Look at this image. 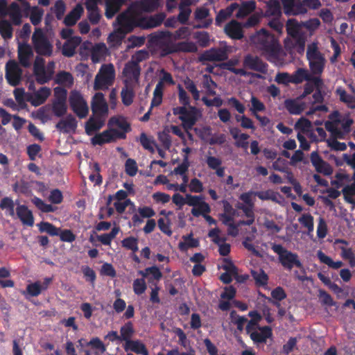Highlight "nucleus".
I'll return each instance as SVG.
<instances>
[{
    "label": "nucleus",
    "instance_id": "f257e3e1",
    "mask_svg": "<svg viewBox=\"0 0 355 355\" xmlns=\"http://www.w3.org/2000/svg\"><path fill=\"white\" fill-rule=\"evenodd\" d=\"M250 41L261 53L270 58L277 59L282 50L277 39L264 28L256 32L250 37Z\"/></svg>",
    "mask_w": 355,
    "mask_h": 355
},
{
    "label": "nucleus",
    "instance_id": "f03ea898",
    "mask_svg": "<svg viewBox=\"0 0 355 355\" xmlns=\"http://www.w3.org/2000/svg\"><path fill=\"white\" fill-rule=\"evenodd\" d=\"M306 59L309 62L310 73H312V75H322L325 68L326 59L324 55L319 51L316 43L313 42L308 45Z\"/></svg>",
    "mask_w": 355,
    "mask_h": 355
},
{
    "label": "nucleus",
    "instance_id": "7ed1b4c3",
    "mask_svg": "<svg viewBox=\"0 0 355 355\" xmlns=\"http://www.w3.org/2000/svg\"><path fill=\"white\" fill-rule=\"evenodd\" d=\"M272 250L278 255L279 262L284 269L291 271L294 267L298 268L303 267L298 254L288 250L281 244H274Z\"/></svg>",
    "mask_w": 355,
    "mask_h": 355
},
{
    "label": "nucleus",
    "instance_id": "20e7f679",
    "mask_svg": "<svg viewBox=\"0 0 355 355\" xmlns=\"http://www.w3.org/2000/svg\"><path fill=\"white\" fill-rule=\"evenodd\" d=\"M115 70L112 64H103L94 80L95 90L107 89L113 84Z\"/></svg>",
    "mask_w": 355,
    "mask_h": 355
},
{
    "label": "nucleus",
    "instance_id": "39448f33",
    "mask_svg": "<svg viewBox=\"0 0 355 355\" xmlns=\"http://www.w3.org/2000/svg\"><path fill=\"white\" fill-rule=\"evenodd\" d=\"M69 103L71 109L80 118H85L89 112V107L82 94L76 90L71 92Z\"/></svg>",
    "mask_w": 355,
    "mask_h": 355
},
{
    "label": "nucleus",
    "instance_id": "423d86ee",
    "mask_svg": "<svg viewBox=\"0 0 355 355\" xmlns=\"http://www.w3.org/2000/svg\"><path fill=\"white\" fill-rule=\"evenodd\" d=\"M117 139H125V135L123 132L114 128H110L101 133L96 134L91 139V144L93 146H103L105 144H109L115 141Z\"/></svg>",
    "mask_w": 355,
    "mask_h": 355
},
{
    "label": "nucleus",
    "instance_id": "0eeeda50",
    "mask_svg": "<svg viewBox=\"0 0 355 355\" xmlns=\"http://www.w3.org/2000/svg\"><path fill=\"white\" fill-rule=\"evenodd\" d=\"M32 40L35 51L39 55L49 56L52 54L53 46L41 29L35 31Z\"/></svg>",
    "mask_w": 355,
    "mask_h": 355
},
{
    "label": "nucleus",
    "instance_id": "6e6552de",
    "mask_svg": "<svg viewBox=\"0 0 355 355\" xmlns=\"http://www.w3.org/2000/svg\"><path fill=\"white\" fill-rule=\"evenodd\" d=\"M140 17L129 10L123 12L116 17V22L120 29L130 33L135 27H140Z\"/></svg>",
    "mask_w": 355,
    "mask_h": 355
},
{
    "label": "nucleus",
    "instance_id": "1a4fd4ad",
    "mask_svg": "<svg viewBox=\"0 0 355 355\" xmlns=\"http://www.w3.org/2000/svg\"><path fill=\"white\" fill-rule=\"evenodd\" d=\"M22 69L15 60H10L6 64V79L13 87L17 86L21 80Z\"/></svg>",
    "mask_w": 355,
    "mask_h": 355
},
{
    "label": "nucleus",
    "instance_id": "9d476101",
    "mask_svg": "<svg viewBox=\"0 0 355 355\" xmlns=\"http://www.w3.org/2000/svg\"><path fill=\"white\" fill-rule=\"evenodd\" d=\"M244 68L266 74L268 72V65L257 55H246L243 60Z\"/></svg>",
    "mask_w": 355,
    "mask_h": 355
},
{
    "label": "nucleus",
    "instance_id": "9b49d317",
    "mask_svg": "<svg viewBox=\"0 0 355 355\" xmlns=\"http://www.w3.org/2000/svg\"><path fill=\"white\" fill-rule=\"evenodd\" d=\"M282 6L284 12L287 16L304 15L307 12L301 0H283Z\"/></svg>",
    "mask_w": 355,
    "mask_h": 355
},
{
    "label": "nucleus",
    "instance_id": "f8f14e48",
    "mask_svg": "<svg viewBox=\"0 0 355 355\" xmlns=\"http://www.w3.org/2000/svg\"><path fill=\"white\" fill-rule=\"evenodd\" d=\"M200 59L209 62L225 61L228 59V53L225 48H211L205 51Z\"/></svg>",
    "mask_w": 355,
    "mask_h": 355
},
{
    "label": "nucleus",
    "instance_id": "ddd939ff",
    "mask_svg": "<svg viewBox=\"0 0 355 355\" xmlns=\"http://www.w3.org/2000/svg\"><path fill=\"white\" fill-rule=\"evenodd\" d=\"M310 158L311 164L318 173H322L324 175H329L332 173V167L329 163L322 159L318 152H312Z\"/></svg>",
    "mask_w": 355,
    "mask_h": 355
},
{
    "label": "nucleus",
    "instance_id": "4468645a",
    "mask_svg": "<svg viewBox=\"0 0 355 355\" xmlns=\"http://www.w3.org/2000/svg\"><path fill=\"white\" fill-rule=\"evenodd\" d=\"M182 125L184 130H191L198 121V110L195 107H190L186 110L185 114L180 116Z\"/></svg>",
    "mask_w": 355,
    "mask_h": 355
},
{
    "label": "nucleus",
    "instance_id": "2eb2a0df",
    "mask_svg": "<svg viewBox=\"0 0 355 355\" xmlns=\"http://www.w3.org/2000/svg\"><path fill=\"white\" fill-rule=\"evenodd\" d=\"M140 73L141 67L139 64H137V63L131 60L125 63L123 69V74L126 78L125 80H128V83H129V81L132 80L137 82L139 80Z\"/></svg>",
    "mask_w": 355,
    "mask_h": 355
},
{
    "label": "nucleus",
    "instance_id": "dca6fc26",
    "mask_svg": "<svg viewBox=\"0 0 355 355\" xmlns=\"http://www.w3.org/2000/svg\"><path fill=\"white\" fill-rule=\"evenodd\" d=\"M78 126V121L76 118L71 114L59 121L55 125V128L59 131L63 133H69L70 132H75Z\"/></svg>",
    "mask_w": 355,
    "mask_h": 355
},
{
    "label": "nucleus",
    "instance_id": "f3484780",
    "mask_svg": "<svg viewBox=\"0 0 355 355\" xmlns=\"http://www.w3.org/2000/svg\"><path fill=\"white\" fill-rule=\"evenodd\" d=\"M7 16L13 26H20L22 23L24 16L22 10L17 2H12L8 5V11Z\"/></svg>",
    "mask_w": 355,
    "mask_h": 355
},
{
    "label": "nucleus",
    "instance_id": "a211bd4d",
    "mask_svg": "<svg viewBox=\"0 0 355 355\" xmlns=\"http://www.w3.org/2000/svg\"><path fill=\"white\" fill-rule=\"evenodd\" d=\"M166 17L164 12H159L149 17H140V27L144 29L157 27Z\"/></svg>",
    "mask_w": 355,
    "mask_h": 355
},
{
    "label": "nucleus",
    "instance_id": "6ab92c4d",
    "mask_svg": "<svg viewBox=\"0 0 355 355\" xmlns=\"http://www.w3.org/2000/svg\"><path fill=\"white\" fill-rule=\"evenodd\" d=\"M260 332L254 331L250 334L252 340L257 344L266 343L268 338L272 336V328L269 326L259 327Z\"/></svg>",
    "mask_w": 355,
    "mask_h": 355
},
{
    "label": "nucleus",
    "instance_id": "aec40b11",
    "mask_svg": "<svg viewBox=\"0 0 355 355\" xmlns=\"http://www.w3.org/2000/svg\"><path fill=\"white\" fill-rule=\"evenodd\" d=\"M16 214L21 222L26 225L32 227L34 225V217L32 211L26 205H19L16 208Z\"/></svg>",
    "mask_w": 355,
    "mask_h": 355
},
{
    "label": "nucleus",
    "instance_id": "412c9836",
    "mask_svg": "<svg viewBox=\"0 0 355 355\" xmlns=\"http://www.w3.org/2000/svg\"><path fill=\"white\" fill-rule=\"evenodd\" d=\"M81 41V37L79 36H74L67 40L62 46V55L68 58L73 56L76 49L80 45Z\"/></svg>",
    "mask_w": 355,
    "mask_h": 355
},
{
    "label": "nucleus",
    "instance_id": "4be33fe9",
    "mask_svg": "<svg viewBox=\"0 0 355 355\" xmlns=\"http://www.w3.org/2000/svg\"><path fill=\"white\" fill-rule=\"evenodd\" d=\"M33 55V50L27 44H20L18 49V59L19 63L24 67L31 65L30 59Z\"/></svg>",
    "mask_w": 355,
    "mask_h": 355
},
{
    "label": "nucleus",
    "instance_id": "5701e85b",
    "mask_svg": "<svg viewBox=\"0 0 355 355\" xmlns=\"http://www.w3.org/2000/svg\"><path fill=\"white\" fill-rule=\"evenodd\" d=\"M92 110L94 114H106L108 110L107 103L102 93H96L92 100Z\"/></svg>",
    "mask_w": 355,
    "mask_h": 355
},
{
    "label": "nucleus",
    "instance_id": "b1692460",
    "mask_svg": "<svg viewBox=\"0 0 355 355\" xmlns=\"http://www.w3.org/2000/svg\"><path fill=\"white\" fill-rule=\"evenodd\" d=\"M210 15L209 10L205 7L197 8L194 12V18L197 21L205 19L201 24L196 26L198 28H207L212 24V19H207Z\"/></svg>",
    "mask_w": 355,
    "mask_h": 355
},
{
    "label": "nucleus",
    "instance_id": "393cba45",
    "mask_svg": "<svg viewBox=\"0 0 355 355\" xmlns=\"http://www.w3.org/2000/svg\"><path fill=\"white\" fill-rule=\"evenodd\" d=\"M123 347L125 352H133L137 354L148 355V352L144 343L139 340H132L124 343Z\"/></svg>",
    "mask_w": 355,
    "mask_h": 355
},
{
    "label": "nucleus",
    "instance_id": "a878e982",
    "mask_svg": "<svg viewBox=\"0 0 355 355\" xmlns=\"http://www.w3.org/2000/svg\"><path fill=\"white\" fill-rule=\"evenodd\" d=\"M226 34L234 40H241L243 37L242 28L239 22L233 20L225 26Z\"/></svg>",
    "mask_w": 355,
    "mask_h": 355
},
{
    "label": "nucleus",
    "instance_id": "bb28decb",
    "mask_svg": "<svg viewBox=\"0 0 355 355\" xmlns=\"http://www.w3.org/2000/svg\"><path fill=\"white\" fill-rule=\"evenodd\" d=\"M83 12V8L80 4H77L64 17V24L67 26L75 25L80 18Z\"/></svg>",
    "mask_w": 355,
    "mask_h": 355
},
{
    "label": "nucleus",
    "instance_id": "cd10ccee",
    "mask_svg": "<svg viewBox=\"0 0 355 355\" xmlns=\"http://www.w3.org/2000/svg\"><path fill=\"white\" fill-rule=\"evenodd\" d=\"M335 94L339 97V100L344 103L348 108L355 109V96L348 94L342 87H337Z\"/></svg>",
    "mask_w": 355,
    "mask_h": 355
},
{
    "label": "nucleus",
    "instance_id": "c85d7f7f",
    "mask_svg": "<svg viewBox=\"0 0 355 355\" xmlns=\"http://www.w3.org/2000/svg\"><path fill=\"white\" fill-rule=\"evenodd\" d=\"M50 94V89L46 87H42L34 93L32 99H29V101L31 102L33 105H40L46 101Z\"/></svg>",
    "mask_w": 355,
    "mask_h": 355
},
{
    "label": "nucleus",
    "instance_id": "c756f323",
    "mask_svg": "<svg viewBox=\"0 0 355 355\" xmlns=\"http://www.w3.org/2000/svg\"><path fill=\"white\" fill-rule=\"evenodd\" d=\"M254 196L261 200H272L276 203H280L281 200H283V196L281 194L271 189L264 191H255Z\"/></svg>",
    "mask_w": 355,
    "mask_h": 355
},
{
    "label": "nucleus",
    "instance_id": "7c9ffc66",
    "mask_svg": "<svg viewBox=\"0 0 355 355\" xmlns=\"http://www.w3.org/2000/svg\"><path fill=\"white\" fill-rule=\"evenodd\" d=\"M139 274H140L144 278L150 275L148 279V282L153 285L155 284L153 283V280L159 281L162 277V272L155 266L146 268L144 270H139Z\"/></svg>",
    "mask_w": 355,
    "mask_h": 355
},
{
    "label": "nucleus",
    "instance_id": "2f4dec72",
    "mask_svg": "<svg viewBox=\"0 0 355 355\" xmlns=\"http://www.w3.org/2000/svg\"><path fill=\"white\" fill-rule=\"evenodd\" d=\"M284 106L291 114H300L305 109V104L300 103L295 99H286L284 101Z\"/></svg>",
    "mask_w": 355,
    "mask_h": 355
},
{
    "label": "nucleus",
    "instance_id": "473e14b6",
    "mask_svg": "<svg viewBox=\"0 0 355 355\" xmlns=\"http://www.w3.org/2000/svg\"><path fill=\"white\" fill-rule=\"evenodd\" d=\"M108 126L116 125L120 128L125 135L126 133L131 130L130 124L123 116H112L111 117L107 123Z\"/></svg>",
    "mask_w": 355,
    "mask_h": 355
},
{
    "label": "nucleus",
    "instance_id": "72a5a7b5",
    "mask_svg": "<svg viewBox=\"0 0 355 355\" xmlns=\"http://www.w3.org/2000/svg\"><path fill=\"white\" fill-rule=\"evenodd\" d=\"M125 87H123L121 92L122 103L125 106L130 105L135 97V92L133 86L128 83V80H125Z\"/></svg>",
    "mask_w": 355,
    "mask_h": 355
},
{
    "label": "nucleus",
    "instance_id": "f704fd0d",
    "mask_svg": "<svg viewBox=\"0 0 355 355\" xmlns=\"http://www.w3.org/2000/svg\"><path fill=\"white\" fill-rule=\"evenodd\" d=\"M104 125V121L99 117H90L85 123V132L92 135L94 132L99 130Z\"/></svg>",
    "mask_w": 355,
    "mask_h": 355
},
{
    "label": "nucleus",
    "instance_id": "c9c22d12",
    "mask_svg": "<svg viewBox=\"0 0 355 355\" xmlns=\"http://www.w3.org/2000/svg\"><path fill=\"white\" fill-rule=\"evenodd\" d=\"M286 28L288 35L292 38L304 33L301 31L302 21L300 23L295 19H289L286 22Z\"/></svg>",
    "mask_w": 355,
    "mask_h": 355
},
{
    "label": "nucleus",
    "instance_id": "e433bc0d",
    "mask_svg": "<svg viewBox=\"0 0 355 355\" xmlns=\"http://www.w3.org/2000/svg\"><path fill=\"white\" fill-rule=\"evenodd\" d=\"M53 67L54 62H49L47 69H45L44 70L42 71V72H39L35 75L37 82L41 85L48 83L52 78L53 74L54 73Z\"/></svg>",
    "mask_w": 355,
    "mask_h": 355
},
{
    "label": "nucleus",
    "instance_id": "4c0bfd02",
    "mask_svg": "<svg viewBox=\"0 0 355 355\" xmlns=\"http://www.w3.org/2000/svg\"><path fill=\"white\" fill-rule=\"evenodd\" d=\"M135 334V329L133 327V324L131 321H128L125 323L124 325L121 327L120 328V339L121 341H124L125 343H128L132 340V337Z\"/></svg>",
    "mask_w": 355,
    "mask_h": 355
},
{
    "label": "nucleus",
    "instance_id": "58836bf2",
    "mask_svg": "<svg viewBox=\"0 0 355 355\" xmlns=\"http://www.w3.org/2000/svg\"><path fill=\"white\" fill-rule=\"evenodd\" d=\"M270 294L272 300L270 298H268V302L272 303L277 308L280 307V302L286 299L287 297V295L284 289L281 286H277L275 288H274L271 291Z\"/></svg>",
    "mask_w": 355,
    "mask_h": 355
},
{
    "label": "nucleus",
    "instance_id": "ea45409f",
    "mask_svg": "<svg viewBox=\"0 0 355 355\" xmlns=\"http://www.w3.org/2000/svg\"><path fill=\"white\" fill-rule=\"evenodd\" d=\"M317 257L321 263L327 265L333 269H338L343 266V263L341 261H333L330 257L326 255L322 250L317 252Z\"/></svg>",
    "mask_w": 355,
    "mask_h": 355
},
{
    "label": "nucleus",
    "instance_id": "a19ab883",
    "mask_svg": "<svg viewBox=\"0 0 355 355\" xmlns=\"http://www.w3.org/2000/svg\"><path fill=\"white\" fill-rule=\"evenodd\" d=\"M122 5L118 0H107L106 1L105 17L107 19H112L119 11Z\"/></svg>",
    "mask_w": 355,
    "mask_h": 355
},
{
    "label": "nucleus",
    "instance_id": "79ce46f5",
    "mask_svg": "<svg viewBox=\"0 0 355 355\" xmlns=\"http://www.w3.org/2000/svg\"><path fill=\"white\" fill-rule=\"evenodd\" d=\"M37 225L40 232H46L51 236H58L60 232V227H55L54 225L49 222L42 221Z\"/></svg>",
    "mask_w": 355,
    "mask_h": 355
},
{
    "label": "nucleus",
    "instance_id": "37998d69",
    "mask_svg": "<svg viewBox=\"0 0 355 355\" xmlns=\"http://www.w3.org/2000/svg\"><path fill=\"white\" fill-rule=\"evenodd\" d=\"M55 82L58 85L71 87L73 84V77L71 73L62 71L56 74Z\"/></svg>",
    "mask_w": 355,
    "mask_h": 355
},
{
    "label": "nucleus",
    "instance_id": "c03bdc74",
    "mask_svg": "<svg viewBox=\"0 0 355 355\" xmlns=\"http://www.w3.org/2000/svg\"><path fill=\"white\" fill-rule=\"evenodd\" d=\"M12 24L7 19L0 21V35L4 40H9L12 37Z\"/></svg>",
    "mask_w": 355,
    "mask_h": 355
},
{
    "label": "nucleus",
    "instance_id": "a18cd8bd",
    "mask_svg": "<svg viewBox=\"0 0 355 355\" xmlns=\"http://www.w3.org/2000/svg\"><path fill=\"white\" fill-rule=\"evenodd\" d=\"M189 3L182 2L179 6L180 12L178 15V20L182 24H187L191 13V9L189 7Z\"/></svg>",
    "mask_w": 355,
    "mask_h": 355
},
{
    "label": "nucleus",
    "instance_id": "49530a36",
    "mask_svg": "<svg viewBox=\"0 0 355 355\" xmlns=\"http://www.w3.org/2000/svg\"><path fill=\"white\" fill-rule=\"evenodd\" d=\"M256 8V3L253 1H246L241 4L236 15L237 18H243L250 14Z\"/></svg>",
    "mask_w": 355,
    "mask_h": 355
},
{
    "label": "nucleus",
    "instance_id": "de8ad7c7",
    "mask_svg": "<svg viewBox=\"0 0 355 355\" xmlns=\"http://www.w3.org/2000/svg\"><path fill=\"white\" fill-rule=\"evenodd\" d=\"M183 239L184 242L179 243V248L182 251L187 250L190 248H196L199 246L200 243L198 239H194L192 233H190L187 236H183Z\"/></svg>",
    "mask_w": 355,
    "mask_h": 355
},
{
    "label": "nucleus",
    "instance_id": "09e8293b",
    "mask_svg": "<svg viewBox=\"0 0 355 355\" xmlns=\"http://www.w3.org/2000/svg\"><path fill=\"white\" fill-rule=\"evenodd\" d=\"M251 275L258 286H265L268 284V276L262 269L258 270H252Z\"/></svg>",
    "mask_w": 355,
    "mask_h": 355
},
{
    "label": "nucleus",
    "instance_id": "8fccbe9b",
    "mask_svg": "<svg viewBox=\"0 0 355 355\" xmlns=\"http://www.w3.org/2000/svg\"><path fill=\"white\" fill-rule=\"evenodd\" d=\"M310 76L309 71L304 68H298L292 75V83L300 84L304 80L308 81Z\"/></svg>",
    "mask_w": 355,
    "mask_h": 355
},
{
    "label": "nucleus",
    "instance_id": "3c124183",
    "mask_svg": "<svg viewBox=\"0 0 355 355\" xmlns=\"http://www.w3.org/2000/svg\"><path fill=\"white\" fill-rule=\"evenodd\" d=\"M119 232V227H114L110 233L96 235V239L105 245H110Z\"/></svg>",
    "mask_w": 355,
    "mask_h": 355
},
{
    "label": "nucleus",
    "instance_id": "603ef678",
    "mask_svg": "<svg viewBox=\"0 0 355 355\" xmlns=\"http://www.w3.org/2000/svg\"><path fill=\"white\" fill-rule=\"evenodd\" d=\"M31 202L39 210L44 213L54 212L56 209L53 205L45 203L44 200L36 196L31 199Z\"/></svg>",
    "mask_w": 355,
    "mask_h": 355
},
{
    "label": "nucleus",
    "instance_id": "864d4df0",
    "mask_svg": "<svg viewBox=\"0 0 355 355\" xmlns=\"http://www.w3.org/2000/svg\"><path fill=\"white\" fill-rule=\"evenodd\" d=\"M202 85L208 96L216 95V92L214 89L217 87V84L213 80L209 75H203Z\"/></svg>",
    "mask_w": 355,
    "mask_h": 355
},
{
    "label": "nucleus",
    "instance_id": "5fc2aeb1",
    "mask_svg": "<svg viewBox=\"0 0 355 355\" xmlns=\"http://www.w3.org/2000/svg\"><path fill=\"white\" fill-rule=\"evenodd\" d=\"M176 45L178 52L196 53L198 51L196 44L193 42H180Z\"/></svg>",
    "mask_w": 355,
    "mask_h": 355
},
{
    "label": "nucleus",
    "instance_id": "6e6d98bb",
    "mask_svg": "<svg viewBox=\"0 0 355 355\" xmlns=\"http://www.w3.org/2000/svg\"><path fill=\"white\" fill-rule=\"evenodd\" d=\"M211 211V208L208 203L201 200L199 204L191 209V214L195 217L208 214Z\"/></svg>",
    "mask_w": 355,
    "mask_h": 355
},
{
    "label": "nucleus",
    "instance_id": "4d7b16f0",
    "mask_svg": "<svg viewBox=\"0 0 355 355\" xmlns=\"http://www.w3.org/2000/svg\"><path fill=\"white\" fill-rule=\"evenodd\" d=\"M52 111L57 117L64 116L67 112V102L53 101L52 104Z\"/></svg>",
    "mask_w": 355,
    "mask_h": 355
},
{
    "label": "nucleus",
    "instance_id": "13d9d810",
    "mask_svg": "<svg viewBox=\"0 0 355 355\" xmlns=\"http://www.w3.org/2000/svg\"><path fill=\"white\" fill-rule=\"evenodd\" d=\"M142 146V147L150 151L151 153L155 152L153 145H155V141L153 139L148 137L145 132H141L138 139Z\"/></svg>",
    "mask_w": 355,
    "mask_h": 355
},
{
    "label": "nucleus",
    "instance_id": "bf43d9fd",
    "mask_svg": "<svg viewBox=\"0 0 355 355\" xmlns=\"http://www.w3.org/2000/svg\"><path fill=\"white\" fill-rule=\"evenodd\" d=\"M0 208L8 211L10 216H15V203L10 197H4L0 202Z\"/></svg>",
    "mask_w": 355,
    "mask_h": 355
},
{
    "label": "nucleus",
    "instance_id": "052dcab7",
    "mask_svg": "<svg viewBox=\"0 0 355 355\" xmlns=\"http://www.w3.org/2000/svg\"><path fill=\"white\" fill-rule=\"evenodd\" d=\"M44 15V10L39 8L37 6H33V10L29 14V17L31 23L34 26H37L40 24L42 16Z\"/></svg>",
    "mask_w": 355,
    "mask_h": 355
},
{
    "label": "nucleus",
    "instance_id": "680f3d73",
    "mask_svg": "<svg viewBox=\"0 0 355 355\" xmlns=\"http://www.w3.org/2000/svg\"><path fill=\"white\" fill-rule=\"evenodd\" d=\"M299 223L306 227L309 232L313 231L314 223L313 217L310 214H304L298 218Z\"/></svg>",
    "mask_w": 355,
    "mask_h": 355
},
{
    "label": "nucleus",
    "instance_id": "e2e57ef3",
    "mask_svg": "<svg viewBox=\"0 0 355 355\" xmlns=\"http://www.w3.org/2000/svg\"><path fill=\"white\" fill-rule=\"evenodd\" d=\"M157 137L162 145L165 149H169L171 146V137L169 135V130L164 129L162 132H159Z\"/></svg>",
    "mask_w": 355,
    "mask_h": 355
},
{
    "label": "nucleus",
    "instance_id": "0e129e2a",
    "mask_svg": "<svg viewBox=\"0 0 355 355\" xmlns=\"http://www.w3.org/2000/svg\"><path fill=\"white\" fill-rule=\"evenodd\" d=\"M122 246L135 252L138 250V239L133 236L125 238L121 241Z\"/></svg>",
    "mask_w": 355,
    "mask_h": 355
},
{
    "label": "nucleus",
    "instance_id": "69168bd1",
    "mask_svg": "<svg viewBox=\"0 0 355 355\" xmlns=\"http://www.w3.org/2000/svg\"><path fill=\"white\" fill-rule=\"evenodd\" d=\"M327 130L330 132L335 137L342 139L343 137V132L339 129V125L327 121L324 123Z\"/></svg>",
    "mask_w": 355,
    "mask_h": 355
},
{
    "label": "nucleus",
    "instance_id": "338daca9",
    "mask_svg": "<svg viewBox=\"0 0 355 355\" xmlns=\"http://www.w3.org/2000/svg\"><path fill=\"white\" fill-rule=\"evenodd\" d=\"M132 287L134 293L136 295H140L143 294L147 288L144 278L143 277L141 279H136L135 280H134Z\"/></svg>",
    "mask_w": 355,
    "mask_h": 355
},
{
    "label": "nucleus",
    "instance_id": "774afa93",
    "mask_svg": "<svg viewBox=\"0 0 355 355\" xmlns=\"http://www.w3.org/2000/svg\"><path fill=\"white\" fill-rule=\"evenodd\" d=\"M53 10L56 18L58 20L62 19L64 14L66 10V6L62 0H57L55 3L53 8H51Z\"/></svg>",
    "mask_w": 355,
    "mask_h": 355
}]
</instances>
